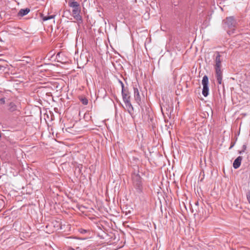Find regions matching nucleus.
Returning a JSON list of instances; mask_svg holds the SVG:
<instances>
[{
	"mask_svg": "<svg viewBox=\"0 0 250 250\" xmlns=\"http://www.w3.org/2000/svg\"><path fill=\"white\" fill-rule=\"evenodd\" d=\"M122 95L124 102L130 101V96L127 91L125 92V90H122Z\"/></svg>",
	"mask_w": 250,
	"mask_h": 250,
	"instance_id": "9d476101",
	"label": "nucleus"
},
{
	"mask_svg": "<svg viewBox=\"0 0 250 250\" xmlns=\"http://www.w3.org/2000/svg\"><path fill=\"white\" fill-rule=\"evenodd\" d=\"M242 160V157L238 156L233 162V167L235 169L238 168L241 163V161Z\"/></svg>",
	"mask_w": 250,
	"mask_h": 250,
	"instance_id": "6e6552de",
	"label": "nucleus"
},
{
	"mask_svg": "<svg viewBox=\"0 0 250 250\" xmlns=\"http://www.w3.org/2000/svg\"><path fill=\"white\" fill-rule=\"evenodd\" d=\"M133 90L135 100L139 105H140L141 103V98L136 84L133 85Z\"/></svg>",
	"mask_w": 250,
	"mask_h": 250,
	"instance_id": "423d86ee",
	"label": "nucleus"
},
{
	"mask_svg": "<svg viewBox=\"0 0 250 250\" xmlns=\"http://www.w3.org/2000/svg\"><path fill=\"white\" fill-rule=\"evenodd\" d=\"M9 110L10 111H14L17 110V106L13 102H11L9 104Z\"/></svg>",
	"mask_w": 250,
	"mask_h": 250,
	"instance_id": "ddd939ff",
	"label": "nucleus"
},
{
	"mask_svg": "<svg viewBox=\"0 0 250 250\" xmlns=\"http://www.w3.org/2000/svg\"><path fill=\"white\" fill-rule=\"evenodd\" d=\"M119 82L121 85L122 90H124L125 87H124V84L123 83L121 80H119Z\"/></svg>",
	"mask_w": 250,
	"mask_h": 250,
	"instance_id": "2eb2a0df",
	"label": "nucleus"
},
{
	"mask_svg": "<svg viewBox=\"0 0 250 250\" xmlns=\"http://www.w3.org/2000/svg\"><path fill=\"white\" fill-rule=\"evenodd\" d=\"M133 184L137 192L141 193L142 191V178L138 174H134L132 176Z\"/></svg>",
	"mask_w": 250,
	"mask_h": 250,
	"instance_id": "7ed1b4c3",
	"label": "nucleus"
},
{
	"mask_svg": "<svg viewBox=\"0 0 250 250\" xmlns=\"http://www.w3.org/2000/svg\"><path fill=\"white\" fill-rule=\"evenodd\" d=\"M125 107L127 108L128 112L130 114H132L133 111V107L130 103V101L124 102Z\"/></svg>",
	"mask_w": 250,
	"mask_h": 250,
	"instance_id": "1a4fd4ad",
	"label": "nucleus"
},
{
	"mask_svg": "<svg viewBox=\"0 0 250 250\" xmlns=\"http://www.w3.org/2000/svg\"><path fill=\"white\" fill-rule=\"evenodd\" d=\"M30 12V9L28 8L21 9L18 15L21 17L27 15Z\"/></svg>",
	"mask_w": 250,
	"mask_h": 250,
	"instance_id": "f8f14e48",
	"label": "nucleus"
},
{
	"mask_svg": "<svg viewBox=\"0 0 250 250\" xmlns=\"http://www.w3.org/2000/svg\"><path fill=\"white\" fill-rule=\"evenodd\" d=\"M222 25L226 29L234 30L238 25L237 20L234 16L228 17L223 20Z\"/></svg>",
	"mask_w": 250,
	"mask_h": 250,
	"instance_id": "f257e3e1",
	"label": "nucleus"
},
{
	"mask_svg": "<svg viewBox=\"0 0 250 250\" xmlns=\"http://www.w3.org/2000/svg\"><path fill=\"white\" fill-rule=\"evenodd\" d=\"M82 102L84 105H86L88 104V100L86 98H83L82 100Z\"/></svg>",
	"mask_w": 250,
	"mask_h": 250,
	"instance_id": "4468645a",
	"label": "nucleus"
},
{
	"mask_svg": "<svg viewBox=\"0 0 250 250\" xmlns=\"http://www.w3.org/2000/svg\"><path fill=\"white\" fill-rule=\"evenodd\" d=\"M80 232L81 233L84 234L87 232V230L84 229H81Z\"/></svg>",
	"mask_w": 250,
	"mask_h": 250,
	"instance_id": "a211bd4d",
	"label": "nucleus"
},
{
	"mask_svg": "<svg viewBox=\"0 0 250 250\" xmlns=\"http://www.w3.org/2000/svg\"><path fill=\"white\" fill-rule=\"evenodd\" d=\"M70 7L73 8L72 14L74 17H78L80 15L81 8L80 4L77 1H71L68 3Z\"/></svg>",
	"mask_w": 250,
	"mask_h": 250,
	"instance_id": "20e7f679",
	"label": "nucleus"
},
{
	"mask_svg": "<svg viewBox=\"0 0 250 250\" xmlns=\"http://www.w3.org/2000/svg\"><path fill=\"white\" fill-rule=\"evenodd\" d=\"M247 199H248L249 203L250 204V191L247 193Z\"/></svg>",
	"mask_w": 250,
	"mask_h": 250,
	"instance_id": "dca6fc26",
	"label": "nucleus"
},
{
	"mask_svg": "<svg viewBox=\"0 0 250 250\" xmlns=\"http://www.w3.org/2000/svg\"><path fill=\"white\" fill-rule=\"evenodd\" d=\"M1 67H2L0 65V70L1 69Z\"/></svg>",
	"mask_w": 250,
	"mask_h": 250,
	"instance_id": "aec40b11",
	"label": "nucleus"
},
{
	"mask_svg": "<svg viewBox=\"0 0 250 250\" xmlns=\"http://www.w3.org/2000/svg\"><path fill=\"white\" fill-rule=\"evenodd\" d=\"M56 59L59 62L65 63L67 62V59L61 52H58L56 56Z\"/></svg>",
	"mask_w": 250,
	"mask_h": 250,
	"instance_id": "0eeeda50",
	"label": "nucleus"
},
{
	"mask_svg": "<svg viewBox=\"0 0 250 250\" xmlns=\"http://www.w3.org/2000/svg\"><path fill=\"white\" fill-rule=\"evenodd\" d=\"M0 103L1 104H4L5 103V98H1L0 99Z\"/></svg>",
	"mask_w": 250,
	"mask_h": 250,
	"instance_id": "f3484780",
	"label": "nucleus"
},
{
	"mask_svg": "<svg viewBox=\"0 0 250 250\" xmlns=\"http://www.w3.org/2000/svg\"><path fill=\"white\" fill-rule=\"evenodd\" d=\"M243 147H244V149H245L246 148V147L245 146H243Z\"/></svg>",
	"mask_w": 250,
	"mask_h": 250,
	"instance_id": "6ab92c4d",
	"label": "nucleus"
},
{
	"mask_svg": "<svg viewBox=\"0 0 250 250\" xmlns=\"http://www.w3.org/2000/svg\"><path fill=\"white\" fill-rule=\"evenodd\" d=\"M215 73H216V77L217 79V81L218 83L220 84H221L222 81V72L221 69V56L219 54V52H217V55L215 58Z\"/></svg>",
	"mask_w": 250,
	"mask_h": 250,
	"instance_id": "f03ea898",
	"label": "nucleus"
},
{
	"mask_svg": "<svg viewBox=\"0 0 250 250\" xmlns=\"http://www.w3.org/2000/svg\"><path fill=\"white\" fill-rule=\"evenodd\" d=\"M202 83L203 85L202 94L204 97L208 95L209 88L208 86V79L207 75H205L202 79Z\"/></svg>",
	"mask_w": 250,
	"mask_h": 250,
	"instance_id": "39448f33",
	"label": "nucleus"
},
{
	"mask_svg": "<svg viewBox=\"0 0 250 250\" xmlns=\"http://www.w3.org/2000/svg\"><path fill=\"white\" fill-rule=\"evenodd\" d=\"M55 16H56L55 15H42V19L43 21H48V20H52L53 22H54L55 21H54V19Z\"/></svg>",
	"mask_w": 250,
	"mask_h": 250,
	"instance_id": "9b49d317",
	"label": "nucleus"
}]
</instances>
